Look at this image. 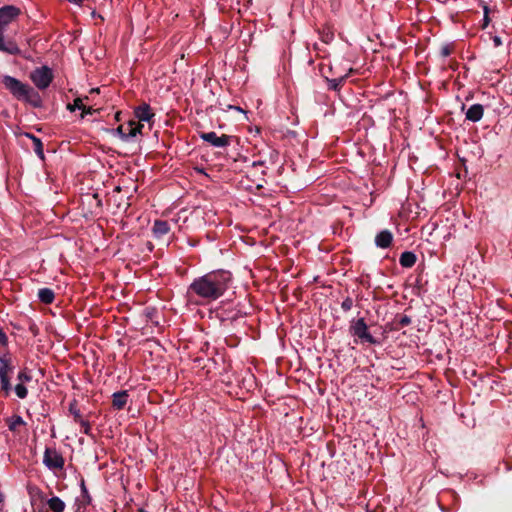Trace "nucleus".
Masks as SVG:
<instances>
[{
  "instance_id": "obj_26",
  "label": "nucleus",
  "mask_w": 512,
  "mask_h": 512,
  "mask_svg": "<svg viewBox=\"0 0 512 512\" xmlns=\"http://www.w3.org/2000/svg\"><path fill=\"white\" fill-rule=\"evenodd\" d=\"M96 110L93 109L91 106L87 107L84 105L83 109H82V114H81V117L84 118L85 115H88V114H93Z\"/></svg>"
},
{
  "instance_id": "obj_5",
  "label": "nucleus",
  "mask_w": 512,
  "mask_h": 512,
  "mask_svg": "<svg viewBox=\"0 0 512 512\" xmlns=\"http://www.w3.org/2000/svg\"><path fill=\"white\" fill-rule=\"evenodd\" d=\"M30 79L38 89L44 90L52 82L53 72L48 66H41L31 72Z\"/></svg>"
},
{
  "instance_id": "obj_36",
  "label": "nucleus",
  "mask_w": 512,
  "mask_h": 512,
  "mask_svg": "<svg viewBox=\"0 0 512 512\" xmlns=\"http://www.w3.org/2000/svg\"><path fill=\"white\" fill-rule=\"evenodd\" d=\"M253 165L256 166V165H262V162H253Z\"/></svg>"
},
{
  "instance_id": "obj_3",
  "label": "nucleus",
  "mask_w": 512,
  "mask_h": 512,
  "mask_svg": "<svg viewBox=\"0 0 512 512\" xmlns=\"http://www.w3.org/2000/svg\"><path fill=\"white\" fill-rule=\"evenodd\" d=\"M14 371V365L8 354L0 355V391L8 397L12 391L11 374Z\"/></svg>"
},
{
  "instance_id": "obj_27",
  "label": "nucleus",
  "mask_w": 512,
  "mask_h": 512,
  "mask_svg": "<svg viewBox=\"0 0 512 512\" xmlns=\"http://www.w3.org/2000/svg\"><path fill=\"white\" fill-rule=\"evenodd\" d=\"M81 490H82V494H84V496L87 497V503H90L91 502V497H90V495L88 493V490H87V488L85 486L84 481H82V483H81Z\"/></svg>"
},
{
  "instance_id": "obj_33",
  "label": "nucleus",
  "mask_w": 512,
  "mask_h": 512,
  "mask_svg": "<svg viewBox=\"0 0 512 512\" xmlns=\"http://www.w3.org/2000/svg\"><path fill=\"white\" fill-rule=\"evenodd\" d=\"M82 498H83V509H85V506L89 505L90 503H87V497H85L84 494H82Z\"/></svg>"
},
{
  "instance_id": "obj_9",
  "label": "nucleus",
  "mask_w": 512,
  "mask_h": 512,
  "mask_svg": "<svg viewBox=\"0 0 512 512\" xmlns=\"http://www.w3.org/2000/svg\"><path fill=\"white\" fill-rule=\"evenodd\" d=\"M18 383L14 387V391L18 398L25 399L28 395V389L25 386V383H28L32 380L31 372L28 369H22L18 372L17 375Z\"/></svg>"
},
{
  "instance_id": "obj_4",
  "label": "nucleus",
  "mask_w": 512,
  "mask_h": 512,
  "mask_svg": "<svg viewBox=\"0 0 512 512\" xmlns=\"http://www.w3.org/2000/svg\"><path fill=\"white\" fill-rule=\"evenodd\" d=\"M350 333L357 337L362 343L379 344V341L368 331V326L363 318L351 322Z\"/></svg>"
},
{
  "instance_id": "obj_24",
  "label": "nucleus",
  "mask_w": 512,
  "mask_h": 512,
  "mask_svg": "<svg viewBox=\"0 0 512 512\" xmlns=\"http://www.w3.org/2000/svg\"><path fill=\"white\" fill-rule=\"evenodd\" d=\"M79 425L81 427V431L86 435H91V426L90 423L84 419L80 420Z\"/></svg>"
},
{
  "instance_id": "obj_20",
  "label": "nucleus",
  "mask_w": 512,
  "mask_h": 512,
  "mask_svg": "<svg viewBox=\"0 0 512 512\" xmlns=\"http://www.w3.org/2000/svg\"><path fill=\"white\" fill-rule=\"evenodd\" d=\"M26 136L32 140V142H33V150L37 154V156L41 160H44V151H43L42 141L39 138H37L36 136H34L33 134H30V133H26Z\"/></svg>"
},
{
  "instance_id": "obj_34",
  "label": "nucleus",
  "mask_w": 512,
  "mask_h": 512,
  "mask_svg": "<svg viewBox=\"0 0 512 512\" xmlns=\"http://www.w3.org/2000/svg\"><path fill=\"white\" fill-rule=\"evenodd\" d=\"M99 93V88H93L90 90V94Z\"/></svg>"
},
{
  "instance_id": "obj_13",
  "label": "nucleus",
  "mask_w": 512,
  "mask_h": 512,
  "mask_svg": "<svg viewBox=\"0 0 512 512\" xmlns=\"http://www.w3.org/2000/svg\"><path fill=\"white\" fill-rule=\"evenodd\" d=\"M484 108L481 104H473L466 112V119L471 122H478L482 119Z\"/></svg>"
},
{
  "instance_id": "obj_6",
  "label": "nucleus",
  "mask_w": 512,
  "mask_h": 512,
  "mask_svg": "<svg viewBox=\"0 0 512 512\" xmlns=\"http://www.w3.org/2000/svg\"><path fill=\"white\" fill-rule=\"evenodd\" d=\"M43 464L52 471H59L64 468L65 460L62 454L55 448L47 447L43 455Z\"/></svg>"
},
{
  "instance_id": "obj_25",
  "label": "nucleus",
  "mask_w": 512,
  "mask_h": 512,
  "mask_svg": "<svg viewBox=\"0 0 512 512\" xmlns=\"http://www.w3.org/2000/svg\"><path fill=\"white\" fill-rule=\"evenodd\" d=\"M353 307V299L350 297L345 298L341 303V308L347 312Z\"/></svg>"
},
{
  "instance_id": "obj_31",
  "label": "nucleus",
  "mask_w": 512,
  "mask_h": 512,
  "mask_svg": "<svg viewBox=\"0 0 512 512\" xmlns=\"http://www.w3.org/2000/svg\"><path fill=\"white\" fill-rule=\"evenodd\" d=\"M493 43H494V46L495 47H499L502 45V40L499 36H494L493 37Z\"/></svg>"
},
{
  "instance_id": "obj_11",
  "label": "nucleus",
  "mask_w": 512,
  "mask_h": 512,
  "mask_svg": "<svg viewBox=\"0 0 512 512\" xmlns=\"http://www.w3.org/2000/svg\"><path fill=\"white\" fill-rule=\"evenodd\" d=\"M3 28L0 27V51L5 52L10 55H17L20 53V49L16 42L13 40L5 41L3 35Z\"/></svg>"
},
{
  "instance_id": "obj_30",
  "label": "nucleus",
  "mask_w": 512,
  "mask_h": 512,
  "mask_svg": "<svg viewBox=\"0 0 512 512\" xmlns=\"http://www.w3.org/2000/svg\"><path fill=\"white\" fill-rule=\"evenodd\" d=\"M411 320L408 316H403L401 319H400V324L402 326H406L408 324H410Z\"/></svg>"
},
{
  "instance_id": "obj_29",
  "label": "nucleus",
  "mask_w": 512,
  "mask_h": 512,
  "mask_svg": "<svg viewBox=\"0 0 512 512\" xmlns=\"http://www.w3.org/2000/svg\"><path fill=\"white\" fill-rule=\"evenodd\" d=\"M0 343L2 345H5L7 343V336L1 328H0Z\"/></svg>"
},
{
  "instance_id": "obj_35",
  "label": "nucleus",
  "mask_w": 512,
  "mask_h": 512,
  "mask_svg": "<svg viewBox=\"0 0 512 512\" xmlns=\"http://www.w3.org/2000/svg\"><path fill=\"white\" fill-rule=\"evenodd\" d=\"M75 512H84V510L82 511V507L81 505L79 504L76 511Z\"/></svg>"
},
{
  "instance_id": "obj_8",
  "label": "nucleus",
  "mask_w": 512,
  "mask_h": 512,
  "mask_svg": "<svg viewBox=\"0 0 512 512\" xmlns=\"http://www.w3.org/2000/svg\"><path fill=\"white\" fill-rule=\"evenodd\" d=\"M199 137L216 148L227 147L231 143L232 137L226 134L218 135L216 132H202Z\"/></svg>"
},
{
  "instance_id": "obj_32",
  "label": "nucleus",
  "mask_w": 512,
  "mask_h": 512,
  "mask_svg": "<svg viewBox=\"0 0 512 512\" xmlns=\"http://www.w3.org/2000/svg\"><path fill=\"white\" fill-rule=\"evenodd\" d=\"M337 86H338V84L336 83V80L331 81V85H330V87H331L332 89L336 90V89H337Z\"/></svg>"
},
{
  "instance_id": "obj_17",
  "label": "nucleus",
  "mask_w": 512,
  "mask_h": 512,
  "mask_svg": "<svg viewBox=\"0 0 512 512\" xmlns=\"http://www.w3.org/2000/svg\"><path fill=\"white\" fill-rule=\"evenodd\" d=\"M417 257L411 251H405L400 255L399 263L404 268H411L416 263Z\"/></svg>"
},
{
  "instance_id": "obj_28",
  "label": "nucleus",
  "mask_w": 512,
  "mask_h": 512,
  "mask_svg": "<svg viewBox=\"0 0 512 512\" xmlns=\"http://www.w3.org/2000/svg\"><path fill=\"white\" fill-rule=\"evenodd\" d=\"M451 53V48L448 45H445L441 48V55L443 57L449 56Z\"/></svg>"
},
{
  "instance_id": "obj_2",
  "label": "nucleus",
  "mask_w": 512,
  "mask_h": 512,
  "mask_svg": "<svg viewBox=\"0 0 512 512\" xmlns=\"http://www.w3.org/2000/svg\"><path fill=\"white\" fill-rule=\"evenodd\" d=\"M1 83L15 98L24 100L35 107L40 105V96L38 92H36L31 86L24 84L20 80L8 75L2 77Z\"/></svg>"
},
{
  "instance_id": "obj_15",
  "label": "nucleus",
  "mask_w": 512,
  "mask_h": 512,
  "mask_svg": "<svg viewBox=\"0 0 512 512\" xmlns=\"http://www.w3.org/2000/svg\"><path fill=\"white\" fill-rule=\"evenodd\" d=\"M170 231V225L167 221L156 220L152 227V232L155 238H161L168 234Z\"/></svg>"
},
{
  "instance_id": "obj_23",
  "label": "nucleus",
  "mask_w": 512,
  "mask_h": 512,
  "mask_svg": "<svg viewBox=\"0 0 512 512\" xmlns=\"http://www.w3.org/2000/svg\"><path fill=\"white\" fill-rule=\"evenodd\" d=\"M83 107H84L83 98H80V97L74 99L73 104H68V106H67V108L70 111H75L76 109L82 110Z\"/></svg>"
},
{
  "instance_id": "obj_12",
  "label": "nucleus",
  "mask_w": 512,
  "mask_h": 512,
  "mask_svg": "<svg viewBox=\"0 0 512 512\" xmlns=\"http://www.w3.org/2000/svg\"><path fill=\"white\" fill-rule=\"evenodd\" d=\"M134 113L139 122H150L154 117V113L152 112L151 107L146 103L138 106Z\"/></svg>"
},
{
  "instance_id": "obj_18",
  "label": "nucleus",
  "mask_w": 512,
  "mask_h": 512,
  "mask_svg": "<svg viewBox=\"0 0 512 512\" xmlns=\"http://www.w3.org/2000/svg\"><path fill=\"white\" fill-rule=\"evenodd\" d=\"M38 298L44 304H51L54 301L55 294L50 288H41L38 291Z\"/></svg>"
},
{
  "instance_id": "obj_10",
  "label": "nucleus",
  "mask_w": 512,
  "mask_h": 512,
  "mask_svg": "<svg viewBox=\"0 0 512 512\" xmlns=\"http://www.w3.org/2000/svg\"><path fill=\"white\" fill-rule=\"evenodd\" d=\"M21 13L20 8L14 5H6L0 8V27L5 28Z\"/></svg>"
},
{
  "instance_id": "obj_7",
  "label": "nucleus",
  "mask_w": 512,
  "mask_h": 512,
  "mask_svg": "<svg viewBox=\"0 0 512 512\" xmlns=\"http://www.w3.org/2000/svg\"><path fill=\"white\" fill-rule=\"evenodd\" d=\"M143 124L134 120L129 121L127 124H122L117 127L116 133L124 141H131L138 134L142 133Z\"/></svg>"
},
{
  "instance_id": "obj_21",
  "label": "nucleus",
  "mask_w": 512,
  "mask_h": 512,
  "mask_svg": "<svg viewBox=\"0 0 512 512\" xmlns=\"http://www.w3.org/2000/svg\"><path fill=\"white\" fill-rule=\"evenodd\" d=\"M6 424L10 431L16 432L18 427L25 425V422L21 416L13 415L6 419Z\"/></svg>"
},
{
  "instance_id": "obj_19",
  "label": "nucleus",
  "mask_w": 512,
  "mask_h": 512,
  "mask_svg": "<svg viewBox=\"0 0 512 512\" xmlns=\"http://www.w3.org/2000/svg\"><path fill=\"white\" fill-rule=\"evenodd\" d=\"M47 505L52 512H64L65 503L59 497L54 496L47 501Z\"/></svg>"
},
{
  "instance_id": "obj_14",
  "label": "nucleus",
  "mask_w": 512,
  "mask_h": 512,
  "mask_svg": "<svg viewBox=\"0 0 512 512\" xmlns=\"http://www.w3.org/2000/svg\"><path fill=\"white\" fill-rule=\"evenodd\" d=\"M393 240V235L389 230L379 232L375 237V244L380 248H388Z\"/></svg>"
},
{
  "instance_id": "obj_1",
  "label": "nucleus",
  "mask_w": 512,
  "mask_h": 512,
  "mask_svg": "<svg viewBox=\"0 0 512 512\" xmlns=\"http://www.w3.org/2000/svg\"><path fill=\"white\" fill-rule=\"evenodd\" d=\"M232 274L226 270H215L195 278L187 288L188 301L206 305L221 298L228 290Z\"/></svg>"
},
{
  "instance_id": "obj_22",
  "label": "nucleus",
  "mask_w": 512,
  "mask_h": 512,
  "mask_svg": "<svg viewBox=\"0 0 512 512\" xmlns=\"http://www.w3.org/2000/svg\"><path fill=\"white\" fill-rule=\"evenodd\" d=\"M69 412L73 416L75 422H79L80 420L83 419L82 416H81L80 410L77 407V401L76 400H73L69 404Z\"/></svg>"
},
{
  "instance_id": "obj_37",
  "label": "nucleus",
  "mask_w": 512,
  "mask_h": 512,
  "mask_svg": "<svg viewBox=\"0 0 512 512\" xmlns=\"http://www.w3.org/2000/svg\"><path fill=\"white\" fill-rule=\"evenodd\" d=\"M139 512H148L145 509H139Z\"/></svg>"
},
{
  "instance_id": "obj_16",
  "label": "nucleus",
  "mask_w": 512,
  "mask_h": 512,
  "mask_svg": "<svg viewBox=\"0 0 512 512\" xmlns=\"http://www.w3.org/2000/svg\"><path fill=\"white\" fill-rule=\"evenodd\" d=\"M128 397H129V395H128L127 391H125V390L115 392L112 395L113 407L118 409V410L123 409L125 407V405L127 404Z\"/></svg>"
}]
</instances>
